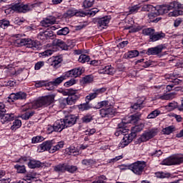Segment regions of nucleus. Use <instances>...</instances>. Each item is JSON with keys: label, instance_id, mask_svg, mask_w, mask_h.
<instances>
[{"label": "nucleus", "instance_id": "nucleus-1", "mask_svg": "<svg viewBox=\"0 0 183 183\" xmlns=\"http://www.w3.org/2000/svg\"><path fill=\"white\" fill-rule=\"evenodd\" d=\"M144 129V124H141L137 125L132 129V132L129 134H125L119 144V148H125L127 145H129L132 142V140L137 137V132H141Z\"/></svg>", "mask_w": 183, "mask_h": 183}, {"label": "nucleus", "instance_id": "nucleus-2", "mask_svg": "<svg viewBox=\"0 0 183 183\" xmlns=\"http://www.w3.org/2000/svg\"><path fill=\"white\" fill-rule=\"evenodd\" d=\"M54 101H55V94L47 95L36 100L31 104V107L34 109L42 108V107H48L51 105Z\"/></svg>", "mask_w": 183, "mask_h": 183}, {"label": "nucleus", "instance_id": "nucleus-3", "mask_svg": "<svg viewBox=\"0 0 183 183\" xmlns=\"http://www.w3.org/2000/svg\"><path fill=\"white\" fill-rule=\"evenodd\" d=\"M16 46H26V48H31L34 51L39 49V41H32L29 39H17L14 41Z\"/></svg>", "mask_w": 183, "mask_h": 183}, {"label": "nucleus", "instance_id": "nucleus-4", "mask_svg": "<svg viewBox=\"0 0 183 183\" xmlns=\"http://www.w3.org/2000/svg\"><path fill=\"white\" fill-rule=\"evenodd\" d=\"M39 5H41V3H34L32 4H16L11 6V9L15 12L25 14L29 12V11H32L34 8H36Z\"/></svg>", "mask_w": 183, "mask_h": 183}, {"label": "nucleus", "instance_id": "nucleus-5", "mask_svg": "<svg viewBox=\"0 0 183 183\" xmlns=\"http://www.w3.org/2000/svg\"><path fill=\"white\" fill-rule=\"evenodd\" d=\"M147 167V163L145 162L137 161L129 166V169L132 171L136 175H142L144 169Z\"/></svg>", "mask_w": 183, "mask_h": 183}, {"label": "nucleus", "instance_id": "nucleus-6", "mask_svg": "<svg viewBox=\"0 0 183 183\" xmlns=\"http://www.w3.org/2000/svg\"><path fill=\"white\" fill-rule=\"evenodd\" d=\"M175 76H174V75H166L165 76V79H167L169 81V82H171V84H169L167 86L166 89L167 91H168L169 92L172 91L173 89L177 86V85H182L183 82L182 80L179 79H174Z\"/></svg>", "mask_w": 183, "mask_h": 183}, {"label": "nucleus", "instance_id": "nucleus-7", "mask_svg": "<svg viewBox=\"0 0 183 183\" xmlns=\"http://www.w3.org/2000/svg\"><path fill=\"white\" fill-rule=\"evenodd\" d=\"M183 162V156L170 157L162 162V165H179Z\"/></svg>", "mask_w": 183, "mask_h": 183}, {"label": "nucleus", "instance_id": "nucleus-8", "mask_svg": "<svg viewBox=\"0 0 183 183\" xmlns=\"http://www.w3.org/2000/svg\"><path fill=\"white\" fill-rule=\"evenodd\" d=\"M157 134H158V131L157 129H151L144 132L140 137L139 139L141 142H147V141H149V139L154 138Z\"/></svg>", "mask_w": 183, "mask_h": 183}, {"label": "nucleus", "instance_id": "nucleus-9", "mask_svg": "<svg viewBox=\"0 0 183 183\" xmlns=\"http://www.w3.org/2000/svg\"><path fill=\"white\" fill-rule=\"evenodd\" d=\"M68 77L66 74L65 73L64 75H61L60 77H58L53 81L49 82L48 86H50L49 88L47 87L48 91H52L54 89V86H58L60 84H62V81H65Z\"/></svg>", "mask_w": 183, "mask_h": 183}, {"label": "nucleus", "instance_id": "nucleus-10", "mask_svg": "<svg viewBox=\"0 0 183 183\" xmlns=\"http://www.w3.org/2000/svg\"><path fill=\"white\" fill-rule=\"evenodd\" d=\"M162 49H164V45L160 44L155 47L149 48L147 51H143L142 54H146L147 55H158V54L162 52Z\"/></svg>", "mask_w": 183, "mask_h": 183}, {"label": "nucleus", "instance_id": "nucleus-11", "mask_svg": "<svg viewBox=\"0 0 183 183\" xmlns=\"http://www.w3.org/2000/svg\"><path fill=\"white\" fill-rule=\"evenodd\" d=\"M99 114L102 118H112L115 116V110L112 107H108L107 109H101Z\"/></svg>", "mask_w": 183, "mask_h": 183}, {"label": "nucleus", "instance_id": "nucleus-12", "mask_svg": "<svg viewBox=\"0 0 183 183\" xmlns=\"http://www.w3.org/2000/svg\"><path fill=\"white\" fill-rule=\"evenodd\" d=\"M75 122H76V116L74 114L66 116L64 119H63V124L65 128L72 127V125H74Z\"/></svg>", "mask_w": 183, "mask_h": 183}, {"label": "nucleus", "instance_id": "nucleus-13", "mask_svg": "<svg viewBox=\"0 0 183 183\" xmlns=\"http://www.w3.org/2000/svg\"><path fill=\"white\" fill-rule=\"evenodd\" d=\"M175 4H177L175 1H172L169 4L160 6L159 9V14L163 15V14H168V12H169V11H172V9L175 10Z\"/></svg>", "mask_w": 183, "mask_h": 183}, {"label": "nucleus", "instance_id": "nucleus-14", "mask_svg": "<svg viewBox=\"0 0 183 183\" xmlns=\"http://www.w3.org/2000/svg\"><path fill=\"white\" fill-rule=\"evenodd\" d=\"M84 72V69L81 67H79L78 69H74L69 71L66 72V76L67 78H78V76H80V75H82V73Z\"/></svg>", "mask_w": 183, "mask_h": 183}, {"label": "nucleus", "instance_id": "nucleus-15", "mask_svg": "<svg viewBox=\"0 0 183 183\" xmlns=\"http://www.w3.org/2000/svg\"><path fill=\"white\" fill-rule=\"evenodd\" d=\"M56 23V17L49 16L47 18L44 19L41 21V24L42 26H44V28H48L49 26H51V25H54V24Z\"/></svg>", "mask_w": 183, "mask_h": 183}, {"label": "nucleus", "instance_id": "nucleus-16", "mask_svg": "<svg viewBox=\"0 0 183 183\" xmlns=\"http://www.w3.org/2000/svg\"><path fill=\"white\" fill-rule=\"evenodd\" d=\"M175 8L174 11L169 13V16H179V15H183V11L179 9H183V4H181L175 1Z\"/></svg>", "mask_w": 183, "mask_h": 183}, {"label": "nucleus", "instance_id": "nucleus-17", "mask_svg": "<svg viewBox=\"0 0 183 183\" xmlns=\"http://www.w3.org/2000/svg\"><path fill=\"white\" fill-rule=\"evenodd\" d=\"M26 99V93L19 92L17 93H11L9 97V99H11L12 102L16 101L18 99Z\"/></svg>", "mask_w": 183, "mask_h": 183}, {"label": "nucleus", "instance_id": "nucleus-18", "mask_svg": "<svg viewBox=\"0 0 183 183\" xmlns=\"http://www.w3.org/2000/svg\"><path fill=\"white\" fill-rule=\"evenodd\" d=\"M141 117V114H133L129 117H127L124 119H123L122 122L123 124H125L126 125L127 124H137L138 121H139V117Z\"/></svg>", "mask_w": 183, "mask_h": 183}, {"label": "nucleus", "instance_id": "nucleus-19", "mask_svg": "<svg viewBox=\"0 0 183 183\" xmlns=\"http://www.w3.org/2000/svg\"><path fill=\"white\" fill-rule=\"evenodd\" d=\"M100 74H106L107 75H114L115 74V69L112 65L102 66L99 69Z\"/></svg>", "mask_w": 183, "mask_h": 183}, {"label": "nucleus", "instance_id": "nucleus-20", "mask_svg": "<svg viewBox=\"0 0 183 183\" xmlns=\"http://www.w3.org/2000/svg\"><path fill=\"white\" fill-rule=\"evenodd\" d=\"M51 147L52 142H44L39 146L38 150L39 151V152H44V151H49V152H51Z\"/></svg>", "mask_w": 183, "mask_h": 183}, {"label": "nucleus", "instance_id": "nucleus-21", "mask_svg": "<svg viewBox=\"0 0 183 183\" xmlns=\"http://www.w3.org/2000/svg\"><path fill=\"white\" fill-rule=\"evenodd\" d=\"M125 128H127V125L122 122V123L118 124V128L115 132L114 135L116 137H119V135H122V134H127L128 129Z\"/></svg>", "mask_w": 183, "mask_h": 183}, {"label": "nucleus", "instance_id": "nucleus-22", "mask_svg": "<svg viewBox=\"0 0 183 183\" xmlns=\"http://www.w3.org/2000/svg\"><path fill=\"white\" fill-rule=\"evenodd\" d=\"M111 18L109 16H104L102 18H98L94 19V22L97 23L98 26H107L109 24Z\"/></svg>", "mask_w": 183, "mask_h": 183}, {"label": "nucleus", "instance_id": "nucleus-23", "mask_svg": "<svg viewBox=\"0 0 183 183\" xmlns=\"http://www.w3.org/2000/svg\"><path fill=\"white\" fill-rule=\"evenodd\" d=\"M54 36V32L45 31H40L37 36L39 39H41L42 41H45V39H48V38H51Z\"/></svg>", "mask_w": 183, "mask_h": 183}, {"label": "nucleus", "instance_id": "nucleus-24", "mask_svg": "<svg viewBox=\"0 0 183 183\" xmlns=\"http://www.w3.org/2000/svg\"><path fill=\"white\" fill-rule=\"evenodd\" d=\"M53 44L55 46H58L64 51H68L69 49V46L66 45V44L61 39H55Z\"/></svg>", "mask_w": 183, "mask_h": 183}, {"label": "nucleus", "instance_id": "nucleus-25", "mask_svg": "<svg viewBox=\"0 0 183 183\" xmlns=\"http://www.w3.org/2000/svg\"><path fill=\"white\" fill-rule=\"evenodd\" d=\"M79 98H81V94H76V93L70 94L67 97L68 105H74Z\"/></svg>", "mask_w": 183, "mask_h": 183}, {"label": "nucleus", "instance_id": "nucleus-26", "mask_svg": "<svg viewBox=\"0 0 183 183\" xmlns=\"http://www.w3.org/2000/svg\"><path fill=\"white\" fill-rule=\"evenodd\" d=\"M15 118V114H6L1 117V122L2 124H5V122H11V121H14Z\"/></svg>", "mask_w": 183, "mask_h": 183}, {"label": "nucleus", "instance_id": "nucleus-27", "mask_svg": "<svg viewBox=\"0 0 183 183\" xmlns=\"http://www.w3.org/2000/svg\"><path fill=\"white\" fill-rule=\"evenodd\" d=\"M163 38H165V34L162 33V31L156 33L154 31L151 36L150 41L152 42H155L157 41H159V39H162Z\"/></svg>", "mask_w": 183, "mask_h": 183}, {"label": "nucleus", "instance_id": "nucleus-28", "mask_svg": "<svg viewBox=\"0 0 183 183\" xmlns=\"http://www.w3.org/2000/svg\"><path fill=\"white\" fill-rule=\"evenodd\" d=\"M158 15H162L161 14H159V9L157 10V12H152L149 14L148 16L150 22H154L155 24H157V22L161 21V17H157L158 16Z\"/></svg>", "mask_w": 183, "mask_h": 183}, {"label": "nucleus", "instance_id": "nucleus-29", "mask_svg": "<svg viewBox=\"0 0 183 183\" xmlns=\"http://www.w3.org/2000/svg\"><path fill=\"white\" fill-rule=\"evenodd\" d=\"M53 127L54 128V132H61L62 129H64L65 125L61 120H57L54 124Z\"/></svg>", "mask_w": 183, "mask_h": 183}, {"label": "nucleus", "instance_id": "nucleus-30", "mask_svg": "<svg viewBox=\"0 0 183 183\" xmlns=\"http://www.w3.org/2000/svg\"><path fill=\"white\" fill-rule=\"evenodd\" d=\"M28 167L31 169L40 168V167H42V163L38 160H30L28 163Z\"/></svg>", "mask_w": 183, "mask_h": 183}, {"label": "nucleus", "instance_id": "nucleus-31", "mask_svg": "<svg viewBox=\"0 0 183 183\" xmlns=\"http://www.w3.org/2000/svg\"><path fill=\"white\" fill-rule=\"evenodd\" d=\"M49 61H51V66H54L56 69L59 68V66H61L59 64L62 62V59L56 57V58L50 59Z\"/></svg>", "mask_w": 183, "mask_h": 183}, {"label": "nucleus", "instance_id": "nucleus-32", "mask_svg": "<svg viewBox=\"0 0 183 183\" xmlns=\"http://www.w3.org/2000/svg\"><path fill=\"white\" fill-rule=\"evenodd\" d=\"M64 142H58L55 146L51 144V149H50V154H54V152H56V151H59L61 148H64Z\"/></svg>", "mask_w": 183, "mask_h": 183}, {"label": "nucleus", "instance_id": "nucleus-33", "mask_svg": "<svg viewBox=\"0 0 183 183\" xmlns=\"http://www.w3.org/2000/svg\"><path fill=\"white\" fill-rule=\"evenodd\" d=\"M139 55V51L138 50H132L125 54V58L132 59L137 58Z\"/></svg>", "mask_w": 183, "mask_h": 183}, {"label": "nucleus", "instance_id": "nucleus-34", "mask_svg": "<svg viewBox=\"0 0 183 183\" xmlns=\"http://www.w3.org/2000/svg\"><path fill=\"white\" fill-rule=\"evenodd\" d=\"M34 115H35L34 111H27L24 114H21V119L26 121L29 119V118H31V117H34Z\"/></svg>", "mask_w": 183, "mask_h": 183}, {"label": "nucleus", "instance_id": "nucleus-35", "mask_svg": "<svg viewBox=\"0 0 183 183\" xmlns=\"http://www.w3.org/2000/svg\"><path fill=\"white\" fill-rule=\"evenodd\" d=\"M142 104H144V100L139 99L133 106H131V108L134 111L141 110L142 109Z\"/></svg>", "mask_w": 183, "mask_h": 183}, {"label": "nucleus", "instance_id": "nucleus-36", "mask_svg": "<svg viewBox=\"0 0 183 183\" xmlns=\"http://www.w3.org/2000/svg\"><path fill=\"white\" fill-rule=\"evenodd\" d=\"M105 107L106 108L112 107V105L108 100L100 102L97 104V109H99V108H102Z\"/></svg>", "mask_w": 183, "mask_h": 183}, {"label": "nucleus", "instance_id": "nucleus-37", "mask_svg": "<svg viewBox=\"0 0 183 183\" xmlns=\"http://www.w3.org/2000/svg\"><path fill=\"white\" fill-rule=\"evenodd\" d=\"M92 106L89 105V102L88 100H86V103L81 104L79 105V109L81 111H88V109H91Z\"/></svg>", "mask_w": 183, "mask_h": 183}, {"label": "nucleus", "instance_id": "nucleus-38", "mask_svg": "<svg viewBox=\"0 0 183 183\" xmlns=\"http://www.w3.org/2000/svg\"><path fill=\"white\" fill-rule=\"evenodd\" d=\"M66 169V164H60L54 167V171H56V172H65Z\"/></svg>", "mask_w": 183, "mask_h": 183}, {"label": "nucleus", "instance_id": "nucleus-39", "mask_svg": "<svg viewBox=\"0 0 183 183\" xmlns=\"http://www.w3.org/2000/svg\"><path fill=\"white\" fill-rule=\"evenodd\" d=\"M21 125H22V122L19 119H16L13 122V125L11 127V129L12 131H14L16 129H18V128H21Z\"/></svg>", "mask_w": 183, "mask_h": 183}, {"label": "nucleus", "instance_id": "nucleus-40", "mask_svg": "<svg viewBox=\"0 0 183 183\" xmlns=\"http://www.w3.org/2000/svg\"><path fill=\"white\" fill-rule=\"evenodd\" d=\"M154 32H155V29L151 28L144 29L142 31L143 35H147L149 36V39H151V36L154 35Z\"/></svg>", "mask_w": 183, "mask_h": 183}, {"label": "nucleus", "instance_id": "nucleus-41", "mask_svg": "<svg viewBox=\"0 0 183 183\" xmlns=\"http://www.w3.org/2000/svg\"><path fill=\"white\" fill-rule=\"evenodd\" d=\"M54 54V50L47 49L39 54L40 58H46V56H51Z\"/></svg>", "mask_w": 183, "mask_h": 183}, {"label": "nucleus", "instance_id": "nucleus-42", "mask_svg": "<svg viewBox=\"0 0 183 183\" xmlns=\"http://www.w3.org/2000/svg\"><path fill=\"white\" fill-rule=\"evenodd\" d=\"M161 114V111L158 109H155L154 111L152 112L149 114H148L147 118L148 119H154V118H157L158 115Z\"/></svg>", "mask_w": 183, "mask_h": 183}, {"label": "nucleus", "instance_id": "nucleus-43", "mask_svg": "<svg viewBox=\"0 0 183 183\" xmlns=\"http://www.w3.org/2000/svg\"><path fill=\"white\" fill-rule=\"evenodd\" d=\"M174 129H175V127H174V126H169L163 129L162 132L165 135H169L170 134H172V132H174Z\"/></svg>", "mask_w": 183, "mask_h": 183}, {"label": "nucleus", "instance_id": "nucleus-44", "mask_svg": "<svg viewBox=\"0 0 183 183\" xmlns=\"http://www.w3.org/2000/svg\"><path fill=\"white\" fill-rule=\"evenodd\" d=\"M49 83H47L46 81H37L36 84H35V87L36 88H42V86H46V89L47 88H51V86H49Z\"/></svg>", "mask_w": 183, "mask_h": 183}, {"label": "nucleus", "instance_id": "nucleus-45", "mask_svg": "<svg viewBox=\"0 0 183 183\" xmlns=\"http://www.w3.org/2000/svg\"><path fill=\"white\" fill-rule=\"evenodd\" d=\"M89 56L86 54H81L79 57V62L85 64V62H89Z\"/></svg>", "mask_w": 183, "mask_h": 183}, {"label": "nucleus", "instance_id": "nucleus-46", "mask_svg": "<svg viewBox=\"0 0 183 183\" xmlns=\"http://www.w3.org/2000/svg\"><path fill=\"white\" fill-rule=\"evenodd\" d=\"M157 9L150 4H145L142 8V11H144L146 12H151V11H155Z\"/></svg>", "mask_w": 183, "mask_h": 183}, {"label": "nucleus", "instance_id": "nucleus-47", "mask_svg": "<svg viewBox=\"0 0 183 183\" xmlns=\"http://www.w3.org/2000/svg\"><path fill=\"white\" fill-rule=\"evenodd\" d=\"M78 92V90H74L72 89H68L66 90L62 91V94L64 96L69 97L70 95H74V94H76Z\"/></svg>", "mask_w": 183, "mask_h": 183}, {"label": "nucleus", "instance_id": "nucleus-48", "mask_svg": "<svg viewBox=\"0 0 183 183\" xmlns=\"http://www.w3.org/2000/svg\"><path fill=\"white\" fill-rule=\"evenodd\" d=\"M92 119H94V117H92V115H91V114H86L81 118V121L84 124H88V123L91 122V121H92Z\"/></svg>", "mask_w": 183, "mask_h": 183}, {"label": "nucleus", "instance_id": "nucleus-49", "mask_svg": "<svg viewBox=\"0 0 183 183\" xmlns=\"http://www.w3.org/2000/svg\"><path fill=\"white\" fill-rule=\"evenodd\" d=\"M75 11L76 10L72 9L66 11V12L63 14L64 18H71L72 16H75Z\"/></svg>", "mask_w": 183, "mask_h": 183}, {"label": "nucleus", "instance_id": "nucleus-50", "mask_svg": "<svg viewBox=\"0 0 183 183\" xmlns=\"http://www.w3.org/2000/svg\"><path fill=\"white\" fill-rule=\"evenodd\" d=\"M76 169H78L76 166L66 164V171H67V172H70L71 174H74V172H75L76 171Z\"/></svg>", "mask_w": 183, "mask_h": 183}, {"label": "nucleus", "instance_id": "nucleus-51", "mask_svg": "<svg viewBox=\"0 0 183 183\" xmlns=\"http://www.w3.org/2000/svg\"><path fill=\"white\" fill-rule=\"evenodd\" d=\"M96 181H94L92 183H105L104 181L107 179V177L105 175H101L96 177Z\"/></svg>", "mask_w": 183, "mask_h": 183}, {"label": "nucleus", "instance_id": "nucleus-52", "mask_svg": "<svg viewBox=\"0 0 183 183\" xmlns=\"http://www.w3.org/2000/svg\"><path fill=\"white\" fill-rule=\"evenodd\" d=\"M69 34V29L68 27L62 28L57 31V35H68Z\"/></svg>", "mask_w": 183, "mask_h": 183}, {"label": "nucleus", "instance_id": "nucleus-53", "mask_svg": "<svg viewBox=\"0 0 183 183\" xmlns=\"http://www.w3.org/2000/svg\"><path fill=\"white\" fill-rule=\"evenodd\" d=\"M94 5V0H85L83 2V6L86 9L91 8Z\"/></svg>", "mask_w": 183, "mask_h": 183}, {"label": "nucleus", "instance_id": "nucleus-54", "mask_svg": "<svg viewBox=\"0 0 183 183\" xmlns=\"http://www.w3.org/2000/svg\"><path fill=\"white\" fill-rule=\"evenodd\" d=\"M44 139V137H42L41 136H36L32 138L31 142L32 144H38V142H42Z\"/></svg>", "mask_w": 183, "mask_h": 183}, {"label": "nucleus", "instance_id": "nucleus-55", "mask_svg": "<svg viewBox=\"0 0 183 183\" xmlns=\"http://www.w3.org/2000/svg\"><path fill=\"white\" fill-rule=\"evenodd\" d=\"M156 177L157 178H169V177H171V174L169 173H164V172H157Z\"/></svg>", "mask_w": 183, "mask_h": 183}, {"label": "nucleus", "instance_id": "nucleus-56", "mask_svg": "<svg viewBox=\"0 0 183 183\" xmlns=\"http://www.w3.org/2000/svg\"><path fill=\"white\" fill-rule=\"evenodd\" d=\"M8 26H9V21L5 19L0 21V28L5 29V28H8Z\"/></svg>", "mask_w": 183, "mask_h": 183}, {"label": "nucleus", "instance_id": "nucleus-57", "mask_svg": "<svg viewBox=\"0 0 183 183\" xmlns=\"http://www.w3.org/2000/svg\"><path fill=\"white\" fill-rule=\"evenodd\" d=\"M94 81L92 76H86L82 79L83 84H91Z\"/></svg>", "mask_w": 183, "mask_h": 183}, {"label": "nucleus", "instance_id": "nucleus-58", "mask_svg": "<svg viewBox=\"0 0 183 183\" xmlns=\"http://www.w3.org/2000/svg\"><path fill=\"white\" fill-rule=\"evenodd\" d=\"M15 168L17 169V171L19 174H25L26 172V169H25V166H21V165H15Z\"/></svg>", "mask_w": 183, "mask_h": 183}, {"label": "nucleus", "instance_id": "nucleus-59", "mask_svg": "<svg viewBox=\"0 0 183 183\" xmlns=\"http://www.w3.org/2000/svg\"><path fill=\"white\" fill-rule=\"evenodd\" d=\"M81 164L83 165H85V167H91L92 164H94V160L89 159H83L81 162Z\"/></svg>", "mask_w": 183, "mask_h": 183}, {"label": "nucleus", "instance_id": "nucleus-60", "mask_svg": "<svg viewBox=\"0 0 183 183\" xmlns=\"http://www.w3.org/2000/svg\"><path fill=\"white\" fill-rule=\"evenodd\" d=\"M97 97V93H90L88 96L86 97V101L89 102L90 101H92V99H95Z\"/></svg>", "mask_w": 183, "mask_h": 183}, {"label": "nucleus", "instance_id": "nucleus-61", "mask_svg": "<svg viewBox=\"0 0 183 183\" xmlns=\"http://www.w3.org/2000/svg\"><path fill=\"white\" fill-rule=\"evenodd\" d=\"M99 12V9H92L88 12H86L87 15H89L90 16H95V14H98Z\"/></svg>", "mask_w": 183, "mask_h": 183}, {"label": "nucleus", "instance_id": "nucleus-62", "mask_svg": "<svg viewBox=\"0 0 183 183\" xmlns=\"http://www.w3.org/2000/svg\"><path fill=\"white\" fill-rule=\"evenodd\" d=\"M4 114H6V109H5V104L2 102H0V118Z\"/></svg>", "mask_w": 183, "mask_h": 183}, {"label": "nucleus", "instance_id": "nucleus-63", "mask_svg": "<svg viewBox=\"0 0 183 183\" xmlns=\"http://www.w3.org/2000/svg\"><path fill=\"white\" fill-rule=\"evenodd\" d=\"M139 8H141V7L138 5L132 6L129 9L130 14H137V12H138V11H139Z\"/></svg>", "mask_w": 183, "mask_h": 183}, {"label": "nucleus", "instance_id": "nucleus-64", "mask_svg": "<svg viewBox=\"0 0 183 183\" xmlns=\"http://www.w3.org/2000/svg\"><path fill=\"white\" fill-rule=\"evenodd\" d=\"M162 154V151L161 149L156 150L150 153L151 157H161Z\"/></svg>", "mask_w": 183, "mask_h": 183}]
</instances>
